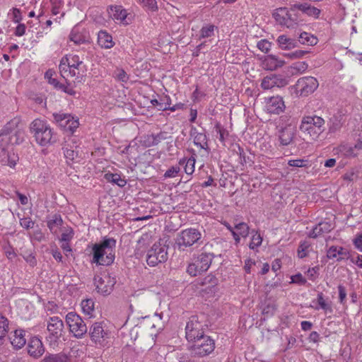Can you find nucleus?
I'll return each instance as SVG.
<instances>
[{"mask_svg":"<svg viewBox=\"0 0 362 362\" xmlns=\"http://www.w3.org/2000/svg\"><path fill=\"white\" fill-rule=\"evenodd\" d=\"M25 132L18 118L8 122L0 133V163L3 165L15 167L18 156L8 151L10 145L20 144L24 141Z\"/></svg>","mask_w":362,"mask_h":362,"instance_id":"1","label":"nucleus"},{"mask_svg":"<svg viewBox=\"0 0 362 362\" xmlns=\"http://www.w3.org/2000/svg\"><path fill=\"white\" fill-rule=\"evenodd\" d=\"M116 240L112 238H105L100 243L93 245L92 262L98 265H110L115 260Z\"/></svg>","mask_w":362,"mask_h":362,"instance_id":"2","label":"nucleus"},{"mask_svg":"<svg viewBox=\"0 0 362 362\" xmlns=\"http://www.w3.org/2000/svg\"><path fill=\"white\" fill-rule=\"evenodd\" d=\"M30 131L35 141L42 146L50 145L56 141V138L50 125L46 120L34 119L30 125Z\"/></svg>","mask_w":362,"mask_h":362,"instance_id":"3","label":"nucleus"},{"mask_svg":"<svg viewBox=\"0 0 362 362\" xmlns=\"http://www.w3.org/2000/svg\"><path fill=\"white\" fill-rule=\"evenodd\" d=\"M325 119L317 115L304 116L300 124V130L312 140H317L325 130Z\"/></svg>","mask_w":362,"mask_h":362,"instance_id":"4","label":"nucleus"},{"mask_svg":"<svg viewBox=\"0 0 362 362\" xmlns=\"http://www.w3.org/2000/svg\"><path fill=\"white\" fill-rule=\"evenodd\" d=\"M202 234L196 228H189L177 233L175 238V246L179 251H185L192 247L201 239Z\"/></svg>","mask_w":362,"mask_h":362,"instance_id":"5","label":"nucleus"},{"mask_svg":"<svg viewBox=\"0 0 362 362\" xmlns=\"http://www.w3.org/2000/svg\"><path fill=\"white\" fill-rule=\"evenodd\" d=\"M213 257L212 254L203 252L193 258L187 266V274L191 276H196L206 272L211 264Z\"/></svg>","mask_w":362,"mask_h":362,"instance_id":"6","label":"nucleus"},{"mask_svg":"<svg viewBox=\"0 0 362 362\" xmlns=\"http://www.w3.org/2000/svg\"><path fill=\"white\" fill-rule=\"evenodd\" d=\"M65 321L73 337L76 339L83 338L88 327L81 316L74 312H69L66 315Z\"/></svg>","mask_w":362,"mask_h":362,"instance_id":"7","label":"nucleus"},{"mask_svg":"<svg viewBox=\"0 0 362 362\" xmlns=\"http://www.w3.org/2000/svg\"><path fill=\"white\" fill-rule=\"evenodd\" d=\"M189 350L197 356L203 357L210 354L215 349V342L209 336H204L192 341Z\"/></svg>","mask_w":362,"mask_h":362,"instance_id":"8","label":"nucleus"},{"mask_svg":"<svg viewBox=\"0 0 362 362\" xmlns=\"http://www.w3.org/2000/svg\"><path fill=\"white\" fill-rule=\"evenodd\" d=\"M167 259L168 247L161 240L155 243L147 252L146 262L151 267L165 262Z\"/></svg>","mask_w":362,"mask_h":362,"instance_id":"9","label":"nucleus"},{"mask_svg":"<svg viewBox=\"0 0 362 362\" xmlns=\"http://www.w3.org/2000/svg\"><path fill=\"white\" fill-rule=\"evenodd\" d=\"M291 8L288 9L286 7H280L276 8L273 13V17L276 22L287 28H294L298 23V18L297 14L292 13Z\"/></svg>","mask_w":362,"mask_h":362,"instance_id":"10","label":"nucleus"},{"mask_svg":"<svg viewBox=\"0 0 362 362\" xmlns=\"http://www.w3.org/2000/svg\"><path fill=\"white\" fill-rule=\"evenodd\" d=\"M319 86L317 80L313 76L300 78L293 86L298 96L305 97L313 93Z\"/></svg>","mask_w":362,"mask_h":362,"instance_id":"11","label":"nucleus"},{"mask_svg":"<svg viewBox=\"0 0 362 362\" xmlns=\"http://www.w3.org/2000/svg\"><path fill=\"white\" fill-rule=\"evenodd\" d=\"M204 325L199 320L198 316H192L187 322L185 327V337L189 342H192L197 338L204 336Z\"/></svg>","mask_w":362,"mask_h":362,"instance_id":"12","label":"nucleus"},{"mask_svg":"<svg viewBox=\"0 0 362 362\" xmlns=\"http://www.w3.org/2000/svg\"><path fill=\"white\" fill-rule=\"evenodd\" d=\"M108 13L115 23L124 26L129 25L132 21V15L120 5L110 6Z\"/></svg>","mask_w":362,"mask_h":362,"instance_id":"13","label":"nucleus"},{"mask_svg":"<svg viewBox=\"0 0 362 362\" xmlns=\"http://www.w3.org/2000/svg\"><path fill=\"white\" fill-rule=\"evenodd\" d=\"M47 329L48 340L50 343H56L63 335L64 322L59 317H51L47 321Z\"/></svg>","mask_w":362,"mask_h":362,"instance_id":"14","label":"nucleus"},{"mask_svg":"<svg viewBox=\"0 0 362 362\" xmlns=\"http://www.w3.org/2000/svg\"><path fill=\"white\" fill-rule=\"evenodd\" d=\"M94 280L98 292L103 295L110 294L115 284V279L108 275L95 276Z\"/></svg>","mask_w":362,"mask_h":362,"instance_id":"15","label":"nucleus"},{"mask_svg":"<svg viewBox=\"0 0 362 362\" xmlns=\"http://www.w3.org/2000/svg\"><path fill=\"white\" fill-rule=\"evenodd\" d=\"M287 84L288 81L284 77L281 75L271 74L262 79L261 87L264 90H269L274 87L282 88Z\"/></svg>","mask_w":362,"mask_h":362,"instance_id":"16","label":"nucleus"},{"mask_svg":"<svg viewBox=\"0 0 362 362\" xmlns=\"http://www.w3.org/2000/svg\"><path fill=\"white\" fill-rule=\"evenodd\" d=\"M310 307L315 310H322L325 314H332L333 313L332 301L325 298L322 292L317 293V298L312 300Z\"/></svg>","mask_w":362,"mask_h":362,"instance_id":"17","label":"nucleus"},{"mask_svg":"<svg viewBox=\"0 0 362 362\" xmlns=\"http://www.w3.org/2000/svg\"><path fill=\"white\" fill-rule=\"evenodd\" d=\"M265 109L270 114L279 115L285 110L283 98L280 96H272L265 100Z\"/></svg>","mask_w":362,"mask_h":362,"instance_id":"18","label":"nucleus"},{"mask_svg":"<svg viewBox=\"0 0 362 362\" xmlns=\"http://www.w3.org/2000/svg\"><path fill=\"white\" fill-rule=\"evenodd\" d=\"M90 337L95 343L101 344L108 338V332L105 329L101 322L93 323L89 329Z\"/></svg>","mask_w":362,"mask_h":362,"instance_id":"19","label":"nucleus"},{"mask_svg":"<svg viewBox=\"0 0 362 362\" xmlns=\"http://www.w3.org/2000/svg\"><path fill=\"white\" fill-rule=\"evenodd\" d=\"M27 349L29 356L34 358H40L45 351L41 339L37 337H33L29 340Z\"/></svg>","mask_w":362,"mask_h":362,"instance_id":"20","label":"nucleus"},{"mask_svg":"<svg viewBox=\"0 0 362 362\" xmlns=\"http://www.w3.org/2000/svg\"><path fill=\"white\" fill-rule=\"evenodd\" d=\"M297 10L314 18H318L321 13L320 9L308 3H298L291 5V11L295 12Z\"/></svg>","mask_w":362,"mask_h":362,"instance_id":"21","label":"nucleus"},{"mask_svg":"<svg viewBox=\"0 0 362 362\" xmlns=\"http://www.w3.org/2000/svg\"><path fill=\"white\" fill-rule=\"evenodd\" d=\"M78 146L76 142V138L73 137L63 147L64 156L67 162L74 161L78 158Z\"/></svg>","mask_w":362,"mask_h":362,"instance_id":"22","label":"nucleus"},{"mask_svg":"<svg viewBox=\"0 0 362 362\" xmlns=\"http://www.w3.org/2000/svg\"><path fill=\"white\" fill-rule=\"evenodd\" d=\"M327 257L328 259H336L337 261L339 262L350 259L351 255L347 249L341 246L333 245L327 250Z\"/></svg>","mask_w":362,"mask_h":362,"instance_id":"23","label":"nucleus"},{"mask_svg":"<svg viewBox=\"0 0 362 362\" xmlns=\"http://www.w3.org/2000/svg\"><path fill=\"white\" fill-rule=\"evenodd\" d=\"M285 62L274 54H269L264 57L262 66L266 70L274 71L282 67Z\"/></svg>","mask_w":362,"mask_h":362,"instance_id":"24","label":"nucleus"},{"mask_svg":"<svg viewBox=\"0 0 362 362\" xmlns=\"http://www.w3.org/2000/svg\"><path fill=\"white\" fill-rule=\"evenodd\" d=\"M295 130L291 126L281 128L279 131V141L282 146L289 145L294 138Z\"/></svg>","mask_w":362,"mask_h":362,"instance_id":"25","label":"nucleus"},{"mask_svg":"<svg viewBox=\"0 0 362 362\" xmlns=\"http://www.w3.org/2000/svg\"><path fill=\"white\" fill-rule=\"evenodd\" d=\"M279 47L282 50H291L298 46V40L286 35H281L276 39Z\"/></svg>","mask_w":362,"mask_h":362,"instance_id":"26","label":"nucleus"},{"mask_svg":"<svg viewBox=\"0 0 362 362\" xmlns=\"http://www.w3.org/2000/svg\"><path fill=\"white\" fill-rule=\"evenodd\" d=\"M25 334V333L23 329H16L11 334L9 339L15 349H20L25 344L26 339Z\"/></svg>","mask_w":362,"mask_h":362,"instance_id":"27","label":"nucleus"},{"mask_svg":"<svg viewBox=\"0 0 362 362\" xmlns=\"http://www.w3.org/2000/svg\"><path fill=\"white\" fill-rule=\"evenodd\" d=\"M334 228L333 225L327 221H322L316 225L310 233L309 236L313 238H316L322 235L325 233L330 232Z\"/></svg>","mask_w":362,"mask_h":362,"instance_id":"28","label":"nucleus"},{"mask_svg":"<svg viewBox=\"0 0 362 362\" xmlns=\"http://www.w3.org/2000/svg\"><path fill=\"white\" fill-rule=\"evenodd\" d=\"M98 43L104 49H110L115 45L112 35L106 30H100L98 32Z\"/></svg>","mask_w":362,"mask_h":362,"instance_id":"29","label":"nucleus"},{"mask_svg":"<svg viewBox=\"0 0 362 362\" xmlns=\"http://www.w3.org/2000/svg\"><path fill=\"white\" fill-rule=\"evenodd\" d=\"M333 151L334 154L344 157H355L357 156L354 146L349 144H341L334 148Z\"/></svg>","mask_w":362,"mask_h":362,"instance_id":"30","label":"nucleus"},{"mask_svg":"<svg viewBox=\"0 0 362 362\" xmlns=\"http://www.w3.org/2000/svg\"><path fill=\"white\" fill-rule=\"evenodd\" d=\"M80 69L81 67H69V66H66V64L64 62H60L59 64V70L61 72L62 76L64 78H67L69 76L71 77H77L79 78L80 76Z\"/></svg>","mask_w":362,"mask_h":362,"instance_id":"31","label":"nucleus"},{"mask_svg":"<svg viewBox=\"0 0 362 362\" xmlns=\"http://www.w3.org/2000/svg\"><path fill=\"white\" fill-rule=\"evenodd\" d=\"M195 163L196 159L194 156L182 158L179 160V165H183L185 173L189 175L194 172Z\"/></svg>","mask_w":362,"mask_h":362,"instance_id":"32","label":"nucleus"},{"mask_svg":"<svg viewBox=\"0 0 362 362\" xmlns=\"http://www.w3.org/2000/svg\"><path fill=\"white\" fill-rule=\"evenodd\" d=\"M61 62H64L66 64V66L72 68L81 67L83 64V61L76 54L66 55L62 59Z\"/></svg>","mask_w":362,"mask_h":362,"instance_id":"33","label":"nucleus"},{"mask_svg":"<svg viewBox=\"0 0 362 362\" xmlns=\"http://www.w3.org/2000/svg\"><path fill=\"white\" fill-rule=\"evenodd\" d=\"M8 331V320L6 317L0 315V346L4 344L5 338L6 337Z\"/></svg>","mask_w":362,"mask_h":362,"instance_id":"34","label":"nucleus"},{"mask_svg":"<svg viewBox=\"0 0 362 362\" xmlns=\"http://www.w3.org/2000/svg\"><path fill=\"white\" fill-rule=\"evenodd\" d=\"M42 362H69V358L64 353L49 354L44 357Z\"/></svg>","mask_w":362,"mask_h":362,"instance_id":"35","label":"nucleus"},{"mask_svg":"<svg viewBox=\"0 0 362 362\" xmlns=\"http://www.w3.org/2000/svg\"><path fill=\"white\" fill-rule=\"evenodd\" d=\"M63 223L62 218L60 215L54 214L47 221V227L52 233L56 234L57 229L62 226Z\"/></svg>","mask_w":362,"mask_h":362,"instance_id":"36","label":"nucleus"},{"mask_svg":"<svg viewBox=\"0 0 362 362\" xmlns=\"http://www.w3.org/2000/svg\"><path fill=\"white\" fill-rule=\"evenodd\" d=\"M168 362H190L188 356L182 352L172 351L166 356Z\"/></svg>","mask_w":362,"mask_h":362,"instance_id":"37","label":"nucleus"},{"mask_svg":"<svg viewBox=\"0 0 362 362\" xmlns=\"http://www.w3.org/2000/svg\"><path fill=\"white\" fill-rule=\"evenodd\" d=\"M168 139V133L165 132H160L157 134L148 135L146 138V141L149 146L158 145L160 142Z\"/></svg>","mask_w":362,"mask_h":362,"instance_id":"38","label":"nucleus"},{"mask_svg":"<svg viewBox=\"0 0 362 362\" xmlns=\"http://www.w3.org/2000/svg\"><path fill=\"white\" fill-rule=\"evenodd\" d=\"M194 144L201 148L209 151V148L207 142V136L203 133H197L194 137Z\"/></svg>","mask_w":362,"mask_h":362,"instance_id":"39","label":"nucleus"},{"mask_svg":"<svg viewBox=\"0 0 362 362\" xmlns=\"http://www.w3.org/2000/svg\"><path fill=\"white\" fill-rule=\"evenodd\" d=\"M70 41L75 45H81L88 42V37L86 35L76 32L73 30L69 35Z\"/></svg>","mask_w":362,"mask_h":362,"instance_id":"40","label":"nucleus"},{"mask_svg":"<svg viewBox=\"0 0 362 362\" xmlns=\"http://www.w3.org/2000/svg\"><path fill=\"white\" fill-rule=\"evenodd\" d=\"M105 178L108 182L116 184L119 187H124L127 184L125 179L122 178L121 176L117 173H106Z\"/></svg>","mask_w":362,"mask_h":362,"instance_id":"41","label":"nucleus"},{"mask_svg":"<svg viewBox=\"0 0 362 362\" xmlns=\"http://www.w3.org/2000/svg\"><path fill=\"white\" fill-rule=\"evenodd\" d=\"M138 2L147 11L155 13L158 10L156 0H139Z\"/></svg>","mask_w":362,"mask_h":362,"instance_id":"42","label":"nucleus"},{"mask_svg":"<svg viewBox=\"0 0 362 362\" xmlns=\"http://www.w3.org/2000/svg\"><path fill=\"white\" fill-rule=\"evenodd\" d=\"M54 121L62 127L66 129L68 123L69 122L70 115L64 113H54L53 114Z\"/></svg>","mask_w":362,"mask_h":362,"instance_id":"43","label":"nucleus"},{"mask_svg":"<svg viewBox=\"0 0 362 362\" xmlns=\"http://www.w3.org/2000/svg\"><path fill=\"white\" fill-rule=\"evenodd\" d=\"M317 40L315 37L310 33L303 32L299 36L298 43L308 45H314L317 43Z\"/></svg>","mask_w":362,"mask_h":362,"instance_id":"44","label":"nucleus"},{"mask_svg":"<svg viewBox=\"0 0 362 362\" xmlns=\"http://www.w3.org/2000/svg\"><path fill=\"white\" fill-rule=\"evenodd\" d=\"M360 168L354 167L349 170L344 175L343 178L349 182L356 181L359 177Z\"/></svg>","mask_w":362,"mask_h":362,"instance_id":"45","label":"nucleus"},{"mask_svg":"<svg viewBox=\"0 0 362 362\" xmlns=\"http://www.w3.org/2000/svg\"><path fill=\"white\" fill-rule=\"evenodd\" d=\"M81 305L83 313L85 315L91 316L94 311L93 300L91 298L83 300Z\"/></svg>","mask_w":362,"mask_h":362,"instance_id":"46","label":"nucleus"},{"mask_svg":"<svg viewBox=\"0 0 362 362\" xmlns=\"http://www.w3.org/2000/svg\"><path fill=\"white\" fill-rule=\"evenodd\" d=\"M328 126L329 132L331 133H334L339 131L342 126V123L339 117L334 116L331 117L328 122Z\"/></svg>","mask_w":362,"mask_h":362,"instance_id":"47","label":"nucleus"},{"mask_svg":"<svg viewBox=\"0 0 362 362\" xmlns=\"http://www.w3.org/2000/svg\"><path fill=\"white\" fill-rule=\"evenodd\" d=\"M235 230L243 238H246L249 235L250 227L245 222H240L235 225Z\"/></svg>","mask_w":362,"mask_h":362,"instance_id":"48","label":"nucleus"},{"mask_svg":"<svg viewBox=\"0 0 362 362\" xmlns=\"http://www.w3.org/2000/svg\"><path fill=\"white\" fill-rule=\"evenodd\" d=\"M215 26L207 24L204 25L200 30V38L210 37L214 35Z\"/></svg>","mask_w":362,"mask_h":362,"instance_id":"49","label":"nucleus"},{"mask_svg":"<svg viewBox=\"0 0 362 362\" xmlns=\"http://www.w3.org/2000/svg\"><path fill=\"white\" fill-rule=\"evenodd\" d=\"M262 243V238L260 235L259 233H258L257 231L255 232V233L252 235L250 243L249 245V247L251 250H255L258 247L261 245Z\"/></svg>","mask_w":362,"mask_h":362,"instance_id":"50","label":"nucleus"},{"mask_svg":"<svg viewBox=\"0 0 362 362\" xmlns=\"http://www.w3.org/2000/svg\"><path fill=\"white\" fill-rule=\"evenodd\" d=\"M165 100H167V103L163 105V103H160L156 99L152 100L151 103L153 105L158 106L159 110H170L171 111H175L177 109V105H174L173 107L170 106V103H168V100H170V98L168 97H165Z\"/></svg>","mask_w":362,"mask_h":362,"instance_id":"51","label":"nucleus"},{"mask_svg":"<svg viewBox=\"0 0 362 362\" xmlns=\"http://www.w3.org/2000/svg\"><path fill=\"white\" fill-rule=\"evenodd\" d=\"M308 67V65L305 62H298L292 64L291 69L294 74H303L307 70Z\"/></svg>","mask_w":362,"mask_h":362,"instance_id":"52","label":"nucleus"},{"mask_svg":"<svg viewBox=\"0 0 362 362\" xmlns=\"http://www.w3.org/2000/svg\"><path fill=\"white\" fill-rule=\"evenodd\" d=\"M310 244L308 241L301 242L298 248V257L300 259L308 255V251Z\"/></svg>","mask_w":362,"mask_h":362,"instance_id":"53","label":"nucleus"},{"mask_svg":"<svg viewBox=\"0 0 362 362\" xmlns=\"http://www.w3.org/2000/svg\"><path fill=\"white\" fill-rule=\"evenodd\" d=\"M288 165L296 168H306L308 166V161L303 159H293L288 160Z\"/></svg>","mask_w":362,"mask_h":362,"instance_id":"54","label":"nucleus"},{"mask_svg":"<svg viewBox=\"0 0 362 362\" xmlns=\"http://www.w3.org/2000/svg\"><path fill=\"white\" fill-rule=\"evenodd\" d=\"M257 47L262 52L267 53L271 49L272 44L267 40L264 39L258 41Z\"/></svg>","mask_w":362,"mask_h":362,"instance_id":"55","label":"nucleus"},{"mask_svg":"<svg viewBox=\"0 0 362 362\" xmlns=\"http://www.w3.org/2000/svg\"><path fill=\"white\" fill-rule=\"evenodd\" d=\"M308 53V51L298 49L291 53L285 54V57H288L290 59H300L303 58Z\"/></svg>","mask_w":362,"mask_h":362,"instance_id":"56","label":"nucleus"},{"mask_svg":"<svg viewBox=\"0 0 362 362\" xmlns=\"http://www.w3.org/2000/svg\"><path fill=\"white\" fill-rule=\"evenodd\" d=\"M180 168L179 166L170 167L164 174L165 178L175 177L177 175Z\"/></svg>","mask_w":362,"mask_h":362,"instance_id":"57","label":"nucleus"},{"mask_svg":"<svg viewBox=\"0 0 362 362\" xmlns=\"http://www.w3.org/2000/svg\"><path fill=\"white\" fill-rule=\"evenodd\" d=\"M69 122L68 123L66 130H69L71 132H74L79 125V122L78 119H75L70 115Z\"/></svg>","mask_w":362,"mask_h":362,"instance_id":"58","label":"nucleus"},{"mask_svg":"<svg viewBox=\"0 0 362 362\" xmlns=\"http://www.w3.org/2000/svg\"><path fill=\"white\" fill-rule=\"evenodd\" d=\"M216 131L219 134V140L221 142H224L226 136L228 135V131L223 128L219 124L215 126Z\"/></svg>","mask_w":362,"mask_h":362,"instance_id":"59","label":"nucleus"},{"mask_svg":"<svg viewBox=\"0 0 362 362\" xmlns=\"http://www.w3.org/2000/svg\"><path fill=\"white\" fill-rule=\"evenodd\" d=\"M74 237V231L69 228L66 230L62 234L60 239L61 242H69Z\"/></svg>","mask_w":362,"mask_h":362,"instance_id":"60","label":"nucleus"},{"mask_svg":"<svg viewBox=\"0 0 362 362\" xmlns=\"http://www.w3.org/2000/svg\"><path fill=\"white\" fill-rule=\"evenodd\" d=\"M318 271L319 267H314L312 268L308 269L307 271V276L308 279L313 281H314L318 276Z\"/></svg>","mask_w":362,"mask_h":362,"instance_id":"61","label":"nucleus"},{"mask_svg":"<svg viewBox=\"0 0 362 362\" xmlns=\"http://www.w3.org/2000/svg\"><path fill=\"white\" fill-rule=\"evenodd\" d=\"M52 6V13L53 15H57L59 13V9L62 6L61 0H50Z\"/></svg>","mask_w":362,"mask_h":362,"instance_id":"62","label":"nucleus"},{"mask_svg":"<svg viewBox=\"0 0 362 362\" xmlns=\"http://www.w3.org/2000/svg\"><path fill=\"white\" fill-rule=\"evenodd\" d=\"M34 221L30 218H24L20 220V225L25 229L32 228L34 226Z\"/></svg>","mask_w":362,"mask_h":362,"instance_id":"63","label":"nucleus"},{"mask_svg":"<svg viewBox=\"0 0 362 362\" xmlns=\"http://www.w3.org/2000/svg\"><path fill=\"white\" fill-rule=\"evenodd\" d=\"M353 243L357 250L362 252V233L356 236L353 240Z\"/></svg>","mask_w":362,"mask_h":362,"instance_id":"64","label":"nucleus"}]
</instances>
